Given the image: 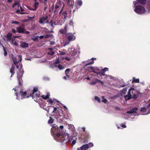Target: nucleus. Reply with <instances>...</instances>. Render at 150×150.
Listing matches in <instances>:
<instances>
[{
  "label": "nucleus",
  "mask_w": 150,
  "mask_h": 150,
  "mask_svg": "<svg viewBox=\"0 0 150 150\" xmlns=\"http://www.w3.org/2000/svg\"><path fill=\"white\" fill-rule=\"evenodd\" d=\"M108 68H107L105 67L102 70V71H108Z\"/></svg>",
  "instance_id": "obj_52"
},
{
  "label": "nucleus",
  "mask_w": 150,
  "mask_h": 150,
  "mask_svg": "<svg viewBox=\"0 0 150 150\" xmlns=\"http://www.w3.org/2000/svg\"><path fill=\"white\" fill-rule=\"evenodd\" d=\"M65 54H66V53L65 52H63L60 53V55H64Z\"/></svg>",
  "instance_id": "obj_59"
},
{
  "label": "nucleus",
  "mask_w": 150,
  "mask_h": 150,
  "mask_svg": "<svg viewBox=\"0 0 150 150\" xmlns=\"http://www.w3.org/2000/svg\"><path fill=\"white\" fill-rule=\"evenodd\" d=\"M20 46L23 48H25L28 47V44L25 42H22L21 43Z\"/></svg>",
  "instance_id": "obj_17"
},
{
  "label": "nucleus",
  "mask_w": 150,
  "mask_h": 150,
  "mask_svg": "<svg viewBox=\"0 0 150 150\" xmlns=\"http://www.w3.org/2000/svg\"><path fill=\"white\" fill-rule=\"evenodd\" d=\"M56 25L55 23L54 22V23H52V24H51L50 25L51 27H54L53 26L54 25Z\"/></svg>",
  "instance_id": "obj_61"
},
{
  "label": "nucleus",
  "mask_w": 150,
  "mask_h": 150,
  "mask_svg": "<svg viewBox=\"0 0 150 150\" xmlns=\"http://www.w3.org/2000/svg\"><path fill=\"white\" fill-rule=\"evenodd\" d=\"M86 145H87V146L88 149L89 148L92 147L93 146V144L91 142H90L88 144H86Z\"/></svg>",
  "instance_id": "obj_33"
},
{
  "label": "nucleus",
  "mask_w": 150,
  "mask_h": 150,
  "mask_svg": "<svg viewBox=\"0 0 150 150\" xmlns=\"http://www.w3.org/2000/svg\"><path fill=\"white\" fill-rule=\"evenodd\" d=\"M67 13L66 11H65L63 12V15L64 17V19H65L66 17H67Z\"/></svg>",
  "instance_id": "obj_29"
},
{
  "label": "nucleus",
  "mask_w": 150,
  "mask_h": 150,
  "mask_svg": "<svg viewBox=\"0 0 150 150\" xmlns=\"http://www.w3.org/2000/svg\"><path fill=\"white\" fill-rule=\"evenodd\" d=\"M69 24L70 25H73V23L72 20H71L69 21Z\"/></svg>",
  "instance_id": "obj_48"
},
{
  "label": "nucleus",
  "mask_w": 150,
  "mask_h": 150,
  "mask_svg": "<svg viewBox=\"0 0 150 150\" xmlns=\"http://www.w3.org/2000/svg\"><path fill=\"white\" fill-rule=\"evenodd\" d=\"M96 83V82L95 80L94 81H92L90 83V84L91 85H94Z\"/></svg>",
  "instance_id": "obj_50"
},
{
  "label": "nucleus",
  "mask_w": 150,
  "mask_h": 150,
  "mask_svg": "<svg viewBox=\"0 0 150 150\" xmlns=\"http://www.w3.org/2000/svg\"><path fill=\"white\" fill-rule=\"evenodd\" d=\"M62 9H61V10H60V11H63V10L64 8V7L65 4L64 2H62Z\"/></svg>",
  "instance_id": "obj_46"
},
{
  "label": "nucleus",
  "mask_w": 150,
  "mask_h": 150,
  "mask_svg": "<svg viewBox=\"0 0 150 150\" xmlns=\"http://www.w3.org/2000/svg\"><path fill=\"white\" fill-rule=\"evenodd\" d=\"M102 98H103V99L102 100V102L105 103H106L108 102V100L104 98V96H102Z\"/></svg>",
  "instance_id": "obj_38"
},
{
  "label": "nucleus",
  "mask_w": 150,
  "mask_h": 150,
  "mask_svg": "<svg viewBox=\"0 0 150 150\" xmlns=\"http://www.w3.org/2000/svg\"><path fill=\"white\" fill-rule=\"evenodd\" d=\"M132 83H139V79H136L135 77H133L132 78Z\"/></svg>",
  "instance_id": "obj_27"
},
{
  "label": "nucleus",
  "mask_w": 150,
  "mask_h": 150,
  "mask_svg": "<svg viewBox=\"0 0 150 150\" xmlns=\"http://www.w3.org/2000/svg\"><path fill=\"white\" fill-rule=\"evenodd\" d=\"M92 72L96 73V74L97 75L98 74H100V73H97V72H96L94 70H92Z\"/></svg>",
  "instance_id": "obj_64"
},
{
  "label": "nucleus",
  "mask_w": 150,
  "mask_h": 150,
  "mask_svg": "<svg viewBox=\"0 0 150 150\" xmlns=\"http://www.w3.org/2000/svg\"><path fill=\"white\" fill-rule=\"evenodd\" d=\"M70 71V69L69 68H68L65 71L66 76L67 77L68 79H69L70 77L68 75V74Z\"/></svg>",
  "instance_id": "obj_24"
},
{
  "label": "nucleus",
  "mask_w": 150,
  "mask_h": 150,
  "mask_svg": "<svg viewBox=\"0 0 150 150\" xmlns=\"http://www.w3.org/2000/svg\"><path fill=\"white\" fill-rule=\"evenodd\" d=\"M88 149L87 146L86 144L82 146L80 148H78L77 150H86Z\"/></svg>",
  "instance_id": "obj_19"
},
{
  "label": "nucleus",
  "mask_w": 150,
  "mask_h": 150,
  "mask_svg": "<svg viewBox=\"0 0 150 150\" xmlns=\"http://www.w3.org/2000/svg\"><path fill=\"white\" fill-rule=\"evenodd\" d=\"M63 2H61L60 0H58L54 8V5H52L53 7V11H54V13H58L60 7L62 6V4Z\"/></svg>",
  "instance_id": "obj_5"
},
{
  "label": "nucleus",
  "mask_w": 150,
  "mask_h": 150,
  "mask_svg": "<svg viewBox=\"0 0 150 150\" xmlns=\"http://www.w3.org/2000/svg\"><path fill=\"white\" fill-rule=\"evenodd\" d=\"M65 37L69 41H71L74 40L76 39L75 36L72 33H68L65 34Z\"/></svg>",
  "instance_id": "obj_7"
},
{
  "label": "nucleus",
  "mask_w": 150,
  "mask_h": 150,
  "mask_svg": "<svg viewBox=\"0 0 150 150\" xmlns=\"http://www.w3.org/2000/svg\"><path fill=\"white\" fill-rule=\"evenodd\" d=\"M68 25H66L64 26V29H61L59 30V33L62 34H64L65 33H66L67 32V27Z\"/></svg>",
  "instance_id": "obj_12"
},
{
  "label": "nucleus",
  "mask_w": 150,
  "mask_h": 150,
  "mask_svg": "<svg viewBox=\"0 0 150 150\" xmlns=\"http://www.w3.org/2000/svg\"><path fill=\"white\" fill-rule=\"evenodd\" d=\"M67 4L69 7H71V8L73 7V6L74 4V2L73 0H67Z\"/></svg>",
  "instance_id": "obj_14"
},
{
  "label": "nucleus",
  "mask_w": 150,
  "mask_h": 150,
  "mask_svg": "<svg viewBox=\"0 0 150 150\" xmlns=\"http://www.w3.org/2000/svg\"><path fill=\"white\" fill-rule=\"evenodd\" d=\"M2 46L4 52V55L5 56H6L7 54V52L5 48V47L4 46Z\"/></svg>",
  "instance_id": "obj_36"
},
{
  "label": "nucleus",
  "mask_w": 150,
  "mask_h": 150,
  "mask_svg": "<svg viewBox=\"0 0 150 150\" xmlns=\"http://www.w3.org/2000/svg\"><path fill=\"white\" fill-rule=\"evenodd\" d=\"M15 95L17 97V99H19V95L21 96V99H23L25 98V96H26L27 94V92L26 91L23 92L22 91H21L19 93H18L17 92L15 93Z\"/></svg>",
  "instance_id": "obj_9"
},
{
  "label": "nucleus",
  "mask_w": 150,
  "mask_h": 150,
  "mask_svg": "<svg viewBox=\"0 0 150 150\" xmlns=\"http://www.w3.org/2000/svg\"><path fill=\"white\" fill-rule=\"evenodd\" d=\"M18 84L19 86H20L21 87L23 84V81L21 79H20V78H19V77H18Z\"/></svg>",
  "instance_id": "obj_28"
},
{
  "label": "nucleus",
  "mask_w": 150,
  "mask_h": 150,
  "mask_svg": "<svg viewBox=\"0 0 150 150\" xmlns=\"http://www.w3.org/2000/svg\"><path fill=\"white\" fill-rule=\"evenodd\" d=\"M28 18L29 19V20H31V19H33V18H35V16H33V17H30L29 16H28Z\"/></svg>",
  "instance_id": "obj_55"
},
{
  "label": "nucleus",
  "mask_w": 150,
  "mask_h": 150,
  "mask_svg": "<svg viewBox=\"0 0 150 150\" xmlns=\"http://www.w3.org/2000/svg\"><path fill=\"white\" fill-rule=\"evenodd\" d=\"M11 31L12 33H16L17 32V30H16L13 28L12 29Z\"/></svg>",
  "instance_id": "obj_47"
},
{
  "label": "nucleus",
  "mask_w": 150,
  "mask_h": 150,
  "mask_svg": "<svg viewBox=\"0 0 150 150\" xmlns=\"http://www.w3.org/2000/svg\"><path fill=\"white\" fill-rule=\"evenodd\" d=\"M27 19H24L21 21L23 22H25L27 21Z\"/></svg>",
  "instance_id": "obj_62"
},
{
  "label": "nucleus",
  "mask_w": 150,
  "mask_h": 150,
  "mask_svg": "<svg viewBox=\"0 0 150 150\" xmlns=\"http://www.w3.org/2000/svg\"><path fill=\"white\" fill-rule=\"evenodd\" d=\"M121 126L122 127L124 128H125L126 127V126L124 124H122L121 125Z\"/></svg>",
  "instance_id": "obj_58"
},
{
  "label": "nucleus",
  "mask_w": 150,
  "mask_h": 150,
  "mask_svg": "<svg viewBox=\"0 0 150 150\" xmlns=\"http://www.w3.org/2000/svg\"><path fill=\"white\" fill-rule=\"evenodd\" d=\"M99 73H100L99 74H100L101 75L104 76L105 75V73H104V71L100 72H99Z\"/></svg>",
  "instance_id": "obj_53"
},
{
  "label": "nucleus",
  "mask_w": 150,
  "mask_h": 150,
  "mask_svg": "<svg viewBox=\"0 0 150 150\" xmlns=\"http://www.w3.org/2000/svg\"><path fill=\"white\" fill-rule=\"evenodd\" d=\"M54 110L52 111V112H54V115L56 117V118H57V120H58V119H59L60 117H61V116L62 117V118L63 117L64 114L63 113V111L61 109L60 110H58V113L57 112H55L57 111V109L58 110L59 109V108H58L54 107Z\"/></svg>",
  "instance_id": "obj_4"
},
{
  "label": "nucleus",
  "mask_w": 150,
  "mask_h": 150,
  "mask_svg": "<svg viewBox=\"0 0 150 150\" xmlns=\"http://www.w3.org/2000/svg\"><path fill=\"white\" fill-rule=\"evenodd\" d=\"M49 21V19L47 15H45L39 18V22L41 24L42 23H48Z\"/></svg>",
  "instance_id": "obj_6"
},
{
  "label": "nucleus",
  "mask_w": 150,
  "mask_h": 150,
  "mask_svg": "<svg viewBox=\"0 0 150 150\" xmlns=\"http://www.w3.org/2000/svg\"><path fill=\"white\" fill-rule=\"evenodd\" d=\"M39 3L38 2H35L34 4L35 8L34 9H31L32 10L36 11L38 8V5H39Z\"/></svg>",
  "instance_id": "obj_26"
},
{
  "label": "nucleus",
  "mask_w": 150,
  "mask_h": 150,
  "mask_svg": "<svg viewBox=\"0 0 150 150\" xmlns=\"http://www.w3.org/2000/svg\"><path fill=\"white\" fill-rule=\"evenodd\" d=\"M96 58H92L91 59V60H92V61H91V62L88 63H86V64L85 65V67H86V66H87L88 65H90V64H93L94 63V62L93 61V60H96Z\"/></svg>",
  "instance_id": "obj_23"
},
{
  "label": "nucleus",
  "mask_w": 150,
  "mask_h": 150,
  "mask_svg": "<svg viewBox=\"0 0 150 150\" xmlns=\"http://www.w3.org/2000/svg\"><path fill=\"white\" fill-rule=\"evenodd\" d=\"M69 141L71 142L72 141L71 143V145H74L76 142V141L75 139H74L72 137H70L69 138Z\"/></svg>",
  "instance_id": "obj_22"
},
{
  "label": "nucleus",
  "mask_w": 150,
  "mask_h": 150,
  "mask_svg": "<svg viewBox=\"0 0 150 150\" xmlns=\"http://www.w3.org/2000/svg\"><path fill=\"white\" fill-rule=\"evenodd\" d=\"M76 3L79 6H81L82 3L81 0H77Z\"/></svg>",
  "instance_id": "obj_34"
},
{
  "label": "nucleus",
  "mask_w": 150,
  "mask_h": 150,
  "mask_svg": "<svg viewBox=\"0 0 150 150\" xmlns=\"http://www.w3.org/2000/svg\"><path fill=\"white\" fill-rule=\"evenodd\" d=\"M83 136L81 138L84 144L87 143L88 142V139L90 137V135L89 134L86 132L83 133Z\"/></svg>",
  "instance_id": "obj_8"
},
{
  "label": "nucleus",
  "mask_w": 150,
  "mask_h": 150,
  "mask_svg": "<svg viewBox=\"0 0 150 150\" xmlns=\"http://www.w3.org/2000/svg\"><path fill=\"white\" fill-rule=\"evenodd\" d=\"M11 23L13 24H18L19 23V22H18L16 21H12Z\"/></svg>",
  "instance_id": "obj_43"
},
{
  "label": "nucleus",
  "mask_w": 150,
  "mask_h": 150,
  "mask_svg": "<svg viewBox=\"0 0 150 150\" xmlns=\"http://www.w3.org/2000/svg\"><path fill=\"white\" fill-rule=\"evenodd\" d=\"M24 25L23 24L22 25L19 26L18 27L16 28L17 32L19 33H23L25 30V29L22 27H24Z\"/></svg>",
  "instance_id": "obj_10"
},
{
  "label": "nucleus",
  "mask_w": 150,
  "mask_h": 150,
  "mask_svg": "<svg viewBox=\"0 0 150 150\" xmlns=\"http://www.w3.org/2000/svg\"><path fill=\"white\" fill-rule=\"evenodd\" d=\"M51 36V35L50 34H46L45 36H44V38L46 39L49 37H50Z\"/></svg>",
  "instance_id": "obj_45"
},
{
  "label": "nucleus",
  "mask_w": 150,
  "mask_h": 150,
  "mask_svg": "<svg viewBox=\"0 0 150 150\" xmlns=\"http://www.w3.org/2000/svg\"><path fill=\"white\" fill-rule=\"evenodd\" d=\"M39 36H37L35 38H32L31 39L34 41H36L38 39Z\"/></svg>",
  "instance_id": "obj_39"
},
{
  "label": "nucleus",
  "mask_w": 150,
  "mask_h": 150,
  "mask_svg": "<svg viewBox=\"0 0 150 150\" xmlns=\"http://www.w3.org/2000/svg\"><path fill=\"white\" fill-rule=\"evenodd\" d=\"M95 100L97 101L98 102L100 103L101 102L100 100L98 97L97 96H95L94 97Z\"/></svg>",
  "instance_id": "obj_37"
},
{
  "label": "nucleus",
  "mask_w": 150,
  "mask_h": 150,
  "mask_svg": "<svg viewBox=\"0 0 150 150\" xmlns=\"http://www.w3.org/2000/svg\"><path fill=\"white\" fill-rule=\"evenodd\" d=\"M39 38L40 39H42L44 38V35H41L39 37Z\"/></svg>",
  "instance_id": "obj_60"
},
{
  "label": "nucleus",
  "mask_w": 150,
  "mask_h": 150,
  "mask_svg": "<svg viewBox=\"0 0 150 150\" xmlns=\"http://www.w3.org/2000/svg\"><path fill=\"white\" fill-rule=\"evenodd\" d=\"M50 96V94L49 93L47 94V95L46 96L45 95H42L41 96V97L43 99L45 100L49 98V96Z\"/></svg>",
  "instance_id": "obj_25"
},
{
  "label": "nucleus",
  "mask_w": 150,
  "mask_h": 150,
  "mask_svg": "<svg viewBox=\"0 0 150 150\" xmlns=\"http://www.w3.org/2000/svg\"><path fill=\"white\" fill-rule=\"evenodd\" d=\"M12 36V34L8 33L5 36V37L6 38L7 41H10L11 40Z\"/></svg>",
  "instance_id": "obj_16"
},
{
  "label": "nucleus",
  "mask_w": 150,
  "mask_h": 150,
  "mask_svg": "<svg viewBox=\"0 0 150 150\" xmlns=\"http://www.w3.org/2000/svg\"><path fill=\"white\" fill-rule=\"evenodd\" d=\"M54 122V120L51 117H50V119L48 121V123L49 124H52Z\"/></svg>",
  "instance_id": "obj_31"
},
{
  "label": "nucleus",
  "mask_w": 150,
  "mask_h": 150,
  "mask_svg": "<svg viewBox=\"0 0 150 150\" xmlns=\"http://www.w3.org/2000/svg\"><path fill=\"white\" fill-rule=\"evenodd\" d=\"M95 80L96 83L98 82H99L100 81V80H99V79H98L97 78H95Z\"/></svg>",
  "instance_id": "obj_56"
},
{
  "label": "nucleus",
  "mask_w": 150,
  "mask_h": 150,
  "mask_svg": "<svg viewBox=\"0 0 150 150\" xmlns=\"http://www.w3.org/2000/svg\"><path fill=\"white\" fill-rule=\"evenodd\" d=\"M18 4L17 2H16L14 4H13L12 5V7L13 8H14Z\"/></svg>",
  "instance_id": "obj_51"
},
{
  "label": "nucleus",
  "mask_w": 150,
  "mask_h": 150,
  "mask_svg": "<svg viewBox=\"0 0 150 150\" xmlns=\"http://www.w3.org/2000/svg\"><path fill=\"white\" fill-rule=\"evenodd\" d=\"M127 113L128 114H132L133 113V112H132L131 110L127 111Z\"/></svg>",
  "instance_id": "obj_57"
},
{
  "label": "nucleus",
  "mask_w": 150,
  "mask_h": 150,
  "mask_svg": "<svg viewBox=\"0 0 150 150\" xmlns=\"http://www.w3.org/2000/svg\"><path fill=\"white\" fill-rule=\"evenodd\" d=\"M63 79H64V80H67V78H67V77L66 76H64L63 77Z\"/></svg>",
  "instance_id": "obj_63"
},
{
  "label": "nucleus",
  "mask_w": 150,
  "mask_h": 150,
  "mask_svg": "<svg viewBox=\"0 0 150 150\" xmlns=\"http://www.w3.org/2000/svg\"><path fill=\"white\" fill-rule=\"evenodd\" d=\"M147 110V109L146 108L144 107H142L140 108V111L144 112H145Z\"/></svg>",
  "instance_id": "obj_30"
},
{
  "label": "nucleus",
  "mask_w": 150,
  "mask_h": 150,
  "mask_svg": "<svg viewBox=\"0 0 150 150\" xmlns=\"http://www.w3.org/2000/svg\"><path fill=\"white\" fill-rule=\"evenodd\" d=\"M134 5V11L137 14L139 15H142L145 14L146 12L145 8L143 5L139 4H135L133 3Z\"/></svg>",
  "instance_id": "obj_2"
},
{
  "label": "nucleus",
  "mask_w": 150,
  "mask_h": 150,
  "mask_svg": "<svg viewBox=\"0 0 150 150\" xmlns=\"http://www.w3.org/2000/svg\"><path fill=\"white\" fill-rule=\"evenodd\" d=\"M16 13H18L21 14H28V13H25V12H21L19 10H17L16 11Z\"/></svg>",
  "instance_id": "obj_32"
},
{
  "label": "nucleus",
  "mask_w": 150,
  "mask_h": 150,
  "mask_svg": "<svg viewBox=\"0 0 150 150\" xmlns=\"http://www.w3.org/2000/svg\"><path fill=\"white\" fill-rule=\"evenodd\" d=\"M11 58L13 61V62L14 63V64L15 65H16V64L18 63V62H19V61H17V59L16 58V57H15L14 56L13 54H11Z\"/></svg>",
  "instance_id": "obj_18"
},
{
  "label": "nucleus",
  "mask_w": 150,
  "mask_h": 150,
  "mask_svg": "<svg viewBox=\"0 0 150 150\" xmlns=\"http://www.w3.org/2000/svg\"><path fill=\"white\" fill-rule=\"evenodd\" d=\"M135 112H136V111H137L138 110V108L137 107H134L132 109Z\"/></svg>",
  "instance_id": "obj_44"
},
{
  "label": "nucleus",
  "mask_w": 150,
  "mask_h": 150,
  "mask_svg": "<svg viewBox=\"0 0 150 150\" xmlns=\"http://www.w3.org/2000/svg\"><path fill=\"white\" fill-rule=\"evenodd\" d=\"M65 59L66 60H67L68 61H69L71 59L70 58L68 57H66Z\"/></svg>",
  "instance_id": "obj_54"
},
{
  "label": "nucleus",
  "mask_w": 150,
  "mask_h": 150,
  "mask_svg": "<svg viewBox=\"0 0 150 150\" xmlns=\"http://www.w3.org/2000/svg\"><path fill=\"white\" fill-rule=\"evenodd\" d=\"M38 89L37 87H34L33 88V90L32 92L30 94V96L33 99H34V97L33 96V95L34 94V93L37 92Z\"/></svg>",
  "instance_id": "obj_11"
},
{
  "label": "nucleus",
  "mask_w": 150,
  "mask_h": 150,
  "mask_svg": "<svg viewBox=\"0 0 150 150\" xmlns=\"http://www.w3.org/2000/svg\"><path fill=\"white\" fill-rule=\"evenodd\" d=\"M41 93L40 92H39L38 93H36L35 94L33 95V96L34 97V99L35 101L38 102L37 99L38 98L41 97Z\"/></svg>",
  "instance_id": "obj_15"
},
{
  "label": "nucleus",
  "mask_w": 150,
  "mask_h": 150,
  "mask_svg": "<svg viewBox=\"0 0 150 150\" xmlns=\"http://www.w3.org/2000/svg\"><path fill=\"white\" fill-rule=\"evenodd\" d=\"M133 3L145 6L148 11H150V0H136L134 1Z\"/></svg>",
  "instance_id": "obj_3"
},
{
  "label": "nucleus",
  "mask_w": 150,
  "mask_h": 150,
  "mask_svg": "<svg viewBox=\"0 0 150 150\" xmlns=\"http://www.w3.org/2000/svg\"><path fill=\"white\" fill-rule=\"evenodd\" d=\"M147 108L148 109V111L147 112V114H148L150 113V105H148L147 106Z\"/></svg>",
  "instance_id": "obj_42"
},
{
  "label": "nucleus",
  "mask_w": 150,
  "mask_h": 150,
  "mask_svg": "<svg viewBox=\"0 0 150 150\" xmlns=\"http://www.w3.org/2000/svg\"><path fill=\"white\" fill-rule=\"evenodd\" d=\"M127 89L125 88H124L121 91V92L124 94L125 93Z\"/></svg>",
  "instance_id": "obj_40"
},
{
  "label": "nucleus",
  "mask_w": 150,
  "mask_h": 150,
  "mask_svg": "<svg viewBox=\"0 0 150 150\" xmlns=\"http://www.w3.org/2000/svg\"><path fill=\"white\" fill-rule=\"evenodd\" d=\"M124 97L126 100H129L133 98V97L132 96V95L129 94L128 93V95L124 96Z\"/></svg>",
  "instance_id": "obj_20"
},
{
  "label": "nucleus",
  "mask_w": 150,
  "mask_h": 150,
  "mask_svg": "<svg viewBox=\"0 0 150 150\" xmlns=\"http://www.w3.org/2000/svg\"><path fill=\"white\" fill-rule=\"evenodd\" d=\"M15 67L14 66L12 65L11 66V68L10 69V72L11 73V77H12L13 75L15 73L14 72V69H15Z\"/></svg>",
  "instance_id": "obj_21"
},
{
  "label": "nucleus",
  "mask_w": 150,
  "mask_h": 150,
  "mask_svg": "<svg viewBox=\"0 0 150 150\" xmlns=\"http://www.w3.org/2000/svg\"><path fill=\"white\" fill-rule=\"evenodd\" d=\"M58 130L59 127L57 125L55 124L51 129V133L55 139L59 142L62 143L65 140V139L63 136L62 133L59 131Z\"/></svg>",
  "instance_id": "obj_1"
},
{
  "label": "nucleus",
  "mask_w": 150,
  "mask_h": 150,
  "mask_svg": "<svg viewBox=\"0 0 150 150\" xmlns=\"http://www.w3.org/2000/svg\"><path fill=\"white\" fill-rule=\"evenodd\" d=\"M58 67L60 70H62L64 69L65 68L64 67H63L62 65L61 64L58 65Z\"/></svg>",
  "instance_id": "obj_35"
},
{
  "label": "nucleus",
  "mask_w": 150,
  "mask_h": 150,
  "mask_svg": "<svg viewBox=\"0 0 150 150\" xmlns=\"http://www.w3.org/2000/svg\"><path fill=\"white\" fill-rule=\"evenodd\" d=\"M54 52L53 51H51L47 53V54L48 55H53L54 54Z\"/></svg>",
  "instance_id": "obj_41"
},
{
  "label": "nucleus",
  "mask_w": 150,
  "mask_h": 150,
  "mask_svg": "<svg viewBox=\"0 0 150 150\" xmlns=\"http://www.w3.org/2000/svg\"><path fill=\"white\" fill-rule=\"evenodd\" d=\"M135 90L133 88H131L129 89L128 93V94L132 95V96L133 97V96H135Z\"/></svg>",
  "instance_id": "obj_13"
},
{
  "label": "nucleus",
  "mask_w": 150,
  "mask_h": 150,
  "mask_svg": "<svg viewBox=\"0 0 150 150\" xmlns=\"http://www.w3.org/2000/svg\"><path fill=\"white\" fill-rule=\"evenodd\" d=\"M54 99L52 100V99H49V102L50 103H51V104H52V103H54Z\"/></svg>",
  "instance_id": "obj_49"
}]
</instances>
